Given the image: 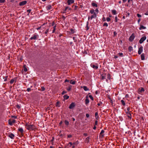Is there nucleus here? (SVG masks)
Instances as JSON below:
<instances>
[{
	"mask_svg": "<svg viewBox=\"0 0 148 148\" xmlns=\"http://www.w3.org/2000/svg\"><path fill=\"white\" fill-rule=\"evenodd\" d=\"M115 21L116 22L118 21V18L117 16H116L115 18Z\"/></svg>",
	"mask_w": 148,
	"mask_h": 148,
	"instance_id": "37998d69",
	"label": "nucleus"
},
{
	"mask_svg": "<svg viewBox=\"0 0 148 148\" xmlns=\"http://www.w3.org/2000/svg\"><path fill=\"white\" fill-rule=\"evenodd\" d=\"M137 16L138 17H141V15H140V14H137Z\"/></svg>",
	"mask_w": 148,
	"mask_h": 148,
	"instance_id": "6e6d98bb",
	"label": "nucleus"
},
{
	"mask_svg": "<svg viewBox=\"0 0 148 148\" xmlns=\"http://www.w3.org/2000/svg\"><path fill=\"white\" fill-rule=\"evenodd\" d=\"M18 131L21 133L23 134L24 132L23 129L22 127H19L18 129Z\"/></svg>",
	"mask_w": 148,
	"mask_h": 148,
	"instance_id": "9d476101",
	"label": "nucleus"
},
{
	"mask_svg": "<svg viewBox=\"0 0 148 148\" xmlns=\"http://www.w3.org/2000/svg\"><path fill=\"white\" fill-rule=\"evenodd\" d=\"M102 20L103 22L105 21H106V18L105 17H103L102 18Z\"/></svg>",
	"mask_w": 148,
	"mask_h": 148,
	"instance_id": "a19ab883",
	"label": "nucleus"
},
{
	"mask_svg": "<svg viewBox=\"0 0 148 148\" xmlns=\"http://www.w3.org/2000/svg\"><path fill=\"white\" fill-rule=\"evenodd\" d=\"M31 10H27V12H28L29 13L30 12H31Z\"/></svg>",
	"mask_w": 148,
	"mask_h": 148,
	"instance_id": "bf43d9fd",
	"label": "nucleus"
},
{
	"mask_svg": "<svg viewBox=\"0 0 148 148\" xmlns=\"http://www.w3.org/2000/svg\"><path fill=\"white\" fill-rule=\"evenodd\" d=\"M130 108L129 107H128L127 108V112H129V111H130Z\"/></svg>",
	"mask_w": 148,
	"mask_h": 148,
	"instance_id": "864d4df0",
	"label": "nucleus"
},
{
	"mask_svg": "<svg viewBox=\"0 0 148 148\" xmlns=\"http://www.w3.org/2000/svg\"><path fill=\"white\" fill-rule=\"evenodd\" d=\"M25 127L27 129L29 130H34L35 128V127L34 125H29L27 123L26 124Z\"/></svg>",
	"mask_w": 148,
	"mask_h": 148,
	"instance_id": "f03ea898",
	"label": "nucleus"
},
{
	"mask_svg": "<svg viewBox=\"0 0 148 148\" xmlns=\"http://www.w3.org/2000/svg\"><path fill=\"white\" fill-rule=\"evenodd\" d=\"M104 131L103 130H102L101 131V132H100V134H99L100 136L101 137H103L104 135L103 134L104 133Z\"/></svg>",
	"mask_w": 148,
	"mask_h": 148,
	"instance_id": "f8f14e48",
	"label": "nucleus"
},
{
	"mask_svg": "<svg viewBox=\"0 0 148 148\" xmlns=\"http://www.w3.org/2000/svg\"><path fill=\"white\" fill-rule=\"evenodd\" d=\"M146 28V27H144L143 25H141L140 26V27L139 29L140 30H142V29H145Z\"/></svg>",
	"mask_w": 148,
	"mask_h": 148,
	"instance_id": "6ab92c4d",
	"label": "nucleus"
},
{
	"mask_svg": "<svg viewBox=\"0 0 148 148\" xmlns=\"http://www.w3.org/2000/svg\"><path fill=\"white\" fill-rule=\"evenodd\" d=\"M38 36V35H34L30 39L32 40L33 39L35 40L36 39L37 37Z\"/></svg>",
	"mask_w": 148,
	"mask_h": 148,
	"instance_id": "9b49d317",
	"label": "nucleus"
},
{
	"mask_svg": "<svg viewBox=\"0 0 148 148\" xmlns=\"http://www.w3.org/2000/svg\"><path fill=\"white\" fill-rule=\"evenodd\" d=\"M91 99V100L92 101L93 100V97L91 95H89L88 96Z\"/></svg>",
	"mask_w": 148,
	"mask_h": 148,
	"instance_id": "473e14b6",
	"label": "nucleus"
},
{
	"mask_svg": "<svg viewBox=\"0 0 148 148\" xmlns=\"http://www.w3.org/2000/svg\"><path fill=\"white\" fill-rule=\"evenodd\" d=\"M146 38V37L145 36H143L139 40V43L140 44L142 43L144 41H145Z\"/></svg>",
	"mask_w": 148,
	"mask_h": 148,
	"instance_id": "423d86ee",
	"label": "nucleus"
},
{
	"mask_svg": "<svg viewBox=\"0 0 148 148\" xmlns=\"http://www.w3.org/2000/svg\"><path fill=\"white\" fill-rule=\"evenodd\" d=\"M97 121H95V125H97Z\"/></svg>",
	"mask_w": 148,
	"mask_h": 148,
	"instance_id": "0e129e2a",
	"label": "nucleus"
},
{
	"mask_svg": "<svg viewBox=\"0 0 148 148\" xmlns=\"http://www.w3.org/2000/svg\"><path fill=\"white\" fill-rule=\"evenodd\" d=\"M31 88H28L27 89V90L28 92H29L31 90Z\"/></svg>",
	"mask_w": 148,
	"mask_h": 148,
	"instance_id": "3c124183",
	"label": "nucleus"
},
{
	"mask_svg": "<svg viewBox=\"0 0 148 148\" xmlns=\"http://www.w3.org/2000/svg\"><path fill=\"white\" fill-rule=\"evenodd\" d=\"M89 102V101L88 99V96H87L86 97V99L85 100V104H87Z\"/></svg>",
	"mask_w": 148,
	"mask_h": 148,
	"instance_id": "dca6fc26",
	"label": "nucleus"
},
{
	"mask_svg": "<svg viewBox=\"0 0 148 148\" xmlns=\"http://www.w3.org/2000/svg\"><path fill=\"white\" fill-rule=\"evenodd\" d=\"M143 51V47L141 46L138 48V53L139 54H140Z\"/></svg>",
	"mask_w": 148,
	"mask_h": 148,
	"instance_id": "0eeeda50",
	"label": "nucleus"
},
{
	"mask_svg": "<svg viewBox=\"0 0 148 148\" xmlns=\"http://www.w3.org/2000/svg\"><path fill=\"white\" fill-rule=\"evenodd\" d=\"M86 116L88 118L89 117V115L88 114H86Z\"/></svg>",
	"mask_w": 148,
	"mask_h": 148,
	"instance_id": "603ef678",
	"label": "nucleus"
},
{
	"mask_svg": "<svg viewBox=\"0 0 148 148\" xmlns=\"http://www.w3.org/2000/svg\"><path fill=\"white\" fill-rule=\"evenodd\" d=\"M75 103H72L69 106V108L70 109H72L75 106Z\"/></svg>",
	"mask_w": 148,
	"mask_h": 148,
	"instance_id": "6e6552de",
	"label": "nucleus"
},
{
	"mask_svg": "<svg viewBox=\"0 0 148 148\" xmlns=\"http://www.w3.org/2000/svg\"><path fill=\"white\" fill-rule=\"evenodd\" d=\"M73 40H74V42H76L77 41V40L76 39V38L75 37H73Z\"/></svg>",
	"mask_w": 148,
	"mask_h": 148,
	"instance_id": "79ce46f5",
	"label": "nucleus"
},
{
	"mask_svg": "<svg viewBox=\"0 0 148 148\" xmlns=\"http://www.w3.org/2000/svg\"><path fill=\"white\" fill-rule=\"evenodd\" d=\"M69 82V80H68L67 79H66L65 81V82Z\"/></svg>",
	"mask_w": 148,
	"mask_h": 148,
	"instance_id": "338daca9",
	"label": "nucleus"
},
{
	"mask_svg": "<svg viewBox=\"0 0 148 148\" xmlns=\"http://www.w3.org/2000/svg\"><path fill=\"white\" fill-rule=\"evenodd\" d=\"M92 67L94 69H97L98 68V67L97 65H92Z\"/></svg>",
	"mask_w": 148,
	"mask_h": 148,
	"instance_id": "b1692460",
	"label": "nucleus"
},
{
	"mask_svg": "<svg viewBox=\"0 0 148 148\" xmlns=\"http://www.w3.org/2000/svg\"><path fill=\"white\" fill-rule=\"evenodd\" d=\"M45 88L43 86L41 87V91H44L45 90Z\"/></svg>",
	"mask_w": 148,
	"mask_h": 148,
	"instance_id": "58836bf2",
	"label": "nucleus"
},
{
	"mask_svg": "<svg viewBox=\"0 0 148 148\" xmlns=\"http://www.w3.org/2000/svg\"><path fill=\"white\" fill-rule=\"evenodd\" d=\"M95 12H96V13H97V14L98 13L99 10L97 8L95 10Z\"/></svg>",
	"mask_w": 148,
	"mask_h": 148,
	"instance_id": "4c0bfd02",
	"label": "nucleus"
},
{
	"mask_svg": "<svg viewBox=\"0 0 148 148\" xmlns=\"http://www.w3.org/2000/svg\"><path fill=\"white\" fill-rule=\"evenodd\" d=\"M64 99H67L69 98V96L67 95H65L64 96Z\"/></svg>",
	"mask_w": 148,
	"mask_h": 148,
	"instance_id": "c85d7f7f",
	"label": "nucleus"
},
{
	"mask_svg": "<svg viewBox=\"0 0 148 148\" xmlns=\"http://www.w3.org/2000/svg\"><path fill=\"white\" fill-rule=\"evenodd\" d=\"M114 35L115 36L116 35L117 33L115 32H114Z\"/></svg>",
	"mask_w": 148,
	"mask_h": 148,
	"instance_id": "774afa93",
	"label": "nucleus"
},
{
	"mask_svg": "<svg viewBox=\"0 0 148 148\" xmlns=\"http://www.w3.org/2000/svg\"><path fill=\"white\" fill-rule=\"evenodd\" d=\"M141 19L140 18H139L138 19V23H139Z\"/></svg>",
	"mask_w": 148,
	"mask_h": 148,
	"instance_id": "e2e57ef3",
	"label": "nucleus"
},
{
	"mask_svg": "<svg viewBox=\"0 0 148 148\" xmlns=\"http://www.w3.org/2000/svg\"><path fill=\"white\" fill-rule=\"evenodd\" d=\"M144 91V89L143 88H141L140 89V92H143Z\"/></svg>",
	"mask_w": 148,
	"mask_h": 148,
	"instance_id": "2f4dec72",
	"label": "nucleus"
},
{
	"mask_svg": "<svg viewBox=\"0 0 148 148\" xmlns=\"http://www.w3.org/2000/svg\"><path fill=\"white\" fill-rule=\"evenodd\" d=\"M82 88H83L84 90L85 91H88L89 90V89L88 88H87L86 86H83V87H81Z\"/></svg>",
	"mask_w": 148,
	"mask_h": 148,
	"instance_id": "a211bd4d",
	"label": "nucleus"
},
{
	"mask_svg": "<svg viewBox=\"0 0 148 148\" xmlns=\"http://www.w3.org/2000/svg\"><path fill=\"white\" fill-rule=\"evenodd\" d=\"M46 8L47 10H50L52 8L51 6L50 5H48L47 6Z\"/></svg>",
	"mask_w": 148,
	"mask_h": 148,
	"instance_id": "ddd939ff",
	"label": "nucleus"
},
{
	"mask_svg": "<svg viewBox=\"0 0 148 148\" xmlns=\"http://www.w3.org/2000/svg\"><path fill=\"white\" fill-rule=\"evenodd\" d=\"M118 54L120 56H121V57L123 56V53H118Z\"/></svg>",
	"mask_w": 148,
	"mask_h": 148,
	"instance_id": "e433bc0d",
	"label": "nucleus"
},
{
	"mask_svg": "<svg viewBox=\"0 0 148 148\" xmlns=\"http://www.w3.org/2000/svg\"><path fill=\"white\" fill-rule=\"evenodd\" d=\"M8 76H6L5 77H3V78L4 79V81L5 82H6L7 81V78Z\"/></svg>",
	"mask_w": 148,
	"mask_h": 148,
	"instance_id": "ea45409f",
	"label": "nucleus"
},
{
	"mask_svg": "<svg viewBox=\"0 0 148 148\" xmlns=\"http://www.w3.org/2000/svg\"><path fill=\"white\" fill-rule=\"evenodd\" d=\"M101 78L102 79H106V76L103 75H102L101 76Z\"/></svg>",
	"mask_w": 148,
	"mask_h": 148,
	"instance_id": "a878e982",
	"label": "nucleus"
},
{
	"mask_svg": "<svg viewBox=\"0 0 148 148\" xmlns=\"http://www.w3.org/2000/svg\"><path fill=\"white\" fill-rule=\"evenodd\" d=\"M90 15L88 16V20L89 19L92 20L93 18H95L97 17V13L95 12V10L93 9L90 10Z\"/></svg>",
	"mask_w": 148,
	"mask_h": 148,
	"instance_id": "f257e3e1",
	"label": "nucleus"
},
{
	"mask_svg": "<svg viewBox=\"0 0 148 148\" xmlns=\"http://www.w3.org/2000/svg\"><path fill=\"white\" fill-rule=\"evenodd\" d=\"M16 122V120L15 119H10L8 121V123L10 125H12L13 123H14Z\"/></svg>",
	"mask_w": 148,
	"mask_h": 148,
	"instance_id": "7ed1b4c3",
	"label": "nucleus"
},
{
	"mask_svg": "<svg viewBox=\"0 0 148 148\" xmlns=\"http://www.w3.org/2000/svg\"><path fill=\"white\" fill-rule=\"evenodd\" d=\"M112 14L114 15H116V11L115 10H112Z\"/></svg>",
	"mask_w": 148,
	"mask_h": 148,
	"instance_id": "412c9836",
	"label": "nucleus"
},
{
	"mask_svg": "<svg viewBox=\"0 0 148 148\" xmlns=\"http://www.w3.org/2000/svg\"><path fill=\"white\" fill-rule=\"evenodd\" d=\"M73 145H75V146H76L77 144V143L76 142H75L73 143Z\"/></svg>",
	"mask_w": 148,
	"mask_h": 148,
	"instance_id": "de8ad7c7",
	"label": "nucleus"
},
{
	"mask_svg": "<svg viewBox=\"0 0 148 148\" xmlns=\"http://www.w3.org/2000/svg\"><path fill=\"white\" fill-rule=\"evenodd\" d=\"M76 83V82L71 80L70 81V83L72 84H75Z\"/></svg>",
	"mask_w": 148,
	"mask_h": 148,
	"instance_id": "4be33fe9",
	"label": "nucleus"
},
{
	"mask_svg": "<svg viewBox=\"0 0 148 148\" xmlns=\"http://www.w3.org/2000/svg\"><path fill=\"white\" fill-rule=\"evenodd\" d=\"M27 68H26L25 67L24 68V71H25L26 72L27 71Z\"/></svg>",
	"mask_w": 148,
	"mask_h": 148,
	"instance_id": "4d7b16f0",
	"label": "nucleus"
},
{
	"mask_svg": "<svg viewBox=\"0 0 148 148\" xmlns=\"http://www.w3.org/2000/svg\"><path fill=\"white\" fill-rule=\"evenodd\" d=\"M126 112L127 114V116L129 118H131V115L130 113L129 112Z\"/></svg>",
	"mask_w": 148,
	"mask_h": 148,
	"instance_id": "aec40b11",
	"label": "nucleus"
},
{
	"mask_svg": "<svg viewBox=\"0 0 148 148\" xmlns=\"http://www.w3.org/2000/svg\"><path fill=\"white\" fill-rule=\"evenodd\" d=\"M89 138L88 137L86 138V140L87 141V142H88L89 141Z\"/></svg>",
	"mask_w": 148,
	"mask_h": 148,
	"instance_id": "a18cd8bd",
	"label": "nucleus"
},
{
	"mask_svg": "<svg viewBox=\"0 0 148 148\" xmlns=\"http://www.w3.org/2000/svg\"><path fill=\"white\" fill-rule=\"evenodd\" d=\"M135 38V36L134 34H132L129 38V40L130 41H132Z\"/></svg>",
	"mask_w": 148,
	"mask_h": 148,
	"instance_id": "39448f33",
	"label": "nucleus"
},
{
	"mask_svg": "<svg viewBox=\"0 0 148 148\" xmlns=\"http://www.w3.org/2000/svg\"><path fill=\"white\" fill-rule=\"evenodd\" d=\"M67 92L66 91H63L62 92V95H64V94H65V93H66Z\"/></svg>",
	"mask_w": 148,
	"mask_h": 148,
	"instance_id": "8fccbe9b",
	"label": "nucleus"
},
{
	"mask_svg": "<svg viewBox=\"0 0 148 148\" xmlns=\"http://www.w3.org/2000/svg\"><path fill=\"white\" fill-rule=\"evenodd\" d=\"M71 10V8L69 7H65V9L64 10L63 13H66L67 12H69V11Z\"/></svg>",
	"mask_w": 148,
	"mask_h": 148,
	"instance_id": "20e7f679",
	"label": "nucleus"
},
{
	"mask_svg": "<svg viewBox=\"0 0 148 148\" xmlns=\"http://www.w3.org/2000/svg\"><path fill=\"white\" fill-rule=\"evenodd\" d=\"M60 103L59 101H57L56 103V106L58 107H60Z\"/></svg>",
	"mask_w": 148,
	"mask_h": 148,
	"instance_id": "393cba45",
	"label": "nucleus"
},
{
	"mask_svg": "<svg viewBox=\"0 0 148 148\" xmlns=\"http://www.w3.org/2000/svg\"><path fill=\"white\" fill-rule=\"evenodd\" d=\"M8 136L11 138L13 139L14 137V135L13 134L11 133L9 134Z\"/></svg>",
	"mask_w": 148,
	"mask_h": 148,
	"instance_id": "2eb2a0df",
	"label": "nucleus"
},
{
	"mask_svg": "<svg viewBox=\"0 0 148 148\" xmlns=\"http://www.w3.org/2000/svg\"><path fill=\"white\" fill-rule=\"evenodd\" d=\"M49 29H47L46 31L45 32V34H47V33L48 32H49Z\"/></svg>",
	"mask_w": 148,
	"mask_h": 148,
	"instance_id": "c03bdc74",
	"label": "nucleus"
},
{
	"mask_svg": "<svg viewBox=\"0 0 148 148\" xmlns=\"http://www.w3.org/2000/svg\"><path fill=\"white\" fill-rule=\"evenodd\" d=\"M77 6H76V5H75V7H74V9L76 10L77 9Z\"/></svg>",
	"mask_w": 148,
	"mask_h": 148,
	"instance_id": "13d9d810",
	"label": "nucleus"
},
{
	"mask_svg": "<svg viewBox=\"0 0 148 148\" xmlns=\"http://www.w3.org/2000/svg\"><path fill=\"white\" fill-rule=\"evenodd\" d=\"M92 5L93 7H97V4L94 3H92Z\"/></svg>",
	"mask_w": 148,
	"mask_h": 148,
	"instance_id": "cd10ccee",
	"label": "nucleus"
},
{
	"mask_svg": "<svg viewBox=\"0 0 148 148\" xmlns=\"http://www.w3.org/2000/svg\"><path fill=\"white\" fill-rule=\"evenodd\" d=\"M27 2L26 1H22L21 2L19 3V5L20 6L26 4Z\"/></svg>",
	"mask_w": 148,
	"mask_h": 148,
	"instance_id": "4468645a",
	"label": "nucleus"
},
{
	"mask_svg": "<svg viewBox=\"0 0 148 148\" xmlns=\"http://www.w3.org/2000/svg\"><path fill=\"white\" fill-rule=\"evenodd\" d=\"M75 146L74 145H73L72 146V148H75Z\"/></svg>",
	"mask_w": 148,
	"mask_h": 148,
	"instance_id": "69168bd1",
	"label": "nucleus"
},
{
	"mask_svg": "<svg viewBox=\"0 0 148 148\" xmlns=\"http://www.w3.org/2000/svg\"><path fill=\"white\" fill-rule=\"evenodd\" d=\"M64 123H65V124L66 125H68L69 124V122L66 120H65V121Z\"/></svg>",
	"mask_w": 148,
	"mask_h": 148,
	"instance_id": "c756f323",
	"label": "nucleus"
},
{
	"mask_svg": "<svg viewBox=\"0 0 148 148\" xmlns=\"http://www.w3.org/2000/svg\"><path fill=\"white\" fill-rule=\"evenodd\" d=\"M56 29V26H55L53 27V29L52 31V33H53L55 32V30Z\"/></svg>",
	"mask_w": 148,
	"mask_h": 148,
	"instance_id": "7c9ffc66",
	"label": "nucleus"
},
{
	"mask_svg": "<svg viewBox=\"0 0 148 148\" xmlns=\"http://www.w3.org/2000/svg\"><path fill=\"white\" fill-rule=\"evenodd\" d=\"M140 56L141 60H144L145 59V54L142 53L141 54Z\"/></svg>",
	"mask_w": 148,
	"mask_h": 148,
	"instance_id": "f3484780",
	"label": "nucleus"
},
{
	"mask_svg": "<svg viewBox=\"0 0 148 148\" xmlns=\"http://www.w3.org/2000/svg\"><path fill=\"white\" fill-rule=\"evenodd\" d=\"M74 2V0H68L67 3L68 5H70L71 4L73 3Z\"/></svg>",
	"mask_w": 148,
	"mask_h": 148,
	"instance_id": "1a4fd4ad",
	"label": "nucleus"
},
{
	"mask_svg": "<svg viewBox=\"0 0 148 148\" xmlns=\"http://www.w3.org/2000/svg\"><path fill=\"white\" fill-rule=\"evenodd\" d=\"M69 144H70V147H71V146H72V145H73V143H72L71 142H70L69 143Z\"/></svg>",
	"mask_w": 148,
	"mask_h": 148,
	"instance_id": "5fc2aeb1",
	"label": "nucleus"
},
{
	"mask_svg": "<svg viewBox=\"0 0 148 148\" xmlns=\"http://www.w3.org/2000/svg\"><path fill=\"white\" fill-rule=\"evenodd\" d=\"M106 20L107 22H109L110 21L111 19L109 17H107L106 18Z\"/></svg>",
	"mask_w": 148,
	"mask_h": 148,
	"instance_id": "72a5a7b5",
	"label": "nucleus"
},
{
	"mask_svg": "<svg viewBox=\"0 0 148 148\" xmlns=\"http://www.w3.org/2000/svg\"><path fill=\"white\" fill-rule=\"evenodd\" d=\"M72 137V135L71 134H69L67 135V137L68 138H70Z\"/></svg>",
	"mask_w": 148,
	"mask_h": 148,
	"instance_id": "49530a36",
	"label": "nucleus"
},
{
	"mask_svg": "<svg viewBox=\"0 0 148 148\" xmlns=\"http://www.w3.org/2000/svg\"><path fill=\"white\" fill-rule=\"evenodd\" d=\"M103 26H106V27H108V24L106 23H104L103 24Z\"/></svg>",
	"mask_w": 148,
	"mask_h": 148,
	"instance_id": "c9c22d12",
	"label": "nucleus"
},
{
	"mask_svg": "<svg viewBox=\"0 0 148 148\" xmlns=\"http://www.w3.org/2000/svg\"><path fill=\"white\" fill-rule=\"evenodd\" d=\"M95 116L96 119H98L99 117L98 113L97 112H96L95 113Z\"/></svg>",
	"mask_w": 148,
	"mask_h": 148,
	"instance_id": "5701e85b",
	"label": "nucleus"
},
{
	"mask_svg": "<svg viewBox=\"0 0 148 148\" xmlns=\"http://www.w3.org/2000/svg\"><path fill=\"white\" fill-rule=\"evenodd\" d=\"M5 0H0V2L1 3H3L5 2Z\"/></svg>",
	"mask_w": 148,
	"mask_h": 148,
	"instance_id": "09e8293b",
	"label": "nucleus"
},
{
	"mask_svg": "<svg viewBox=\"0 0 148 148\" xmlns=\"http://www.w3.org/2000/svg\"><path fill=\"white\" fill-rule=\"evenodd\" d=\"M71 88L70 87H69V88H67V90L68 91H69L71 90Z\"/></svg>",
	"mask_w": 148,
	"mask_h": 148,
	"instance_id": "680f3d73",
	"label": "nucleus"
},
{
	"mask_svg": "<svg viewBox=\"0 0 148 148\" xmlns=\"http://www.w3.org/2000/svg\"><path fill=\"white\" fill-rule=\"evenodd\" d=\"M132 49V47H129V50H130V51H131V50Z\"/></svg>",
	"mask_w": 148,
	"mask_h": 148,
	"instance_id": "052dcab7",
	"label": "nucleus"
},
{
	"mask_svg": "<svg viewBox=\"0 0 148 148\" xmlns=\"http://www.w3.org/2000/svg\"><path fill=\"white\" fill-rule=\"evenodd\" d=\"M14 81V79H12L10 81V83L11 84H13Z\"/></svg>",
	"mask_w": 148,
	"mask_h": 148,
	"instance_id": "f704fd0d",
	"label": "nucleus"
},
{
	"mask_svg": "<svg viewBox=\"0 0 148 148\" xmlns=\"http://www.w3.org/2000/svg\"><path fill=\"white\" fill-rule=\"evenodd\" d=\"M121 103L123 105V106H125V101L123 100H121Z\"/></svg>",
	"mask_w": 148,
	"mask_h": 148,
	"instance_id": "bb28decb",
	"label": "nucleus"
}]
</instances>
